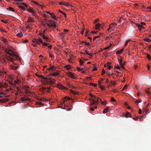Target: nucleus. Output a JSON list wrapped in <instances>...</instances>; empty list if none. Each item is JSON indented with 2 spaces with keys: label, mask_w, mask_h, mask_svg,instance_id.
Wrapping results in <instances>:
<instances>
[{
  "label": "nucleus",
  "mask_w": 151,
  "mask_h": 151,
  "mask_svg": "<svg viewBox=\"0 0 151 151\" xmlns=\"http://www.w3.org/2000/svg\"><path fill=\"white\" fill-rule=\"evenodd\" d=\"M90 96L93 98H94V99H92V101L90 102L91 105H96L98 102H101L102 104L103 105L104 104V101H102L101 99L99 97L96 98L95 95L91 94H90Z\"/></svg>",
  "instance_id": "nucleus-1"
},
{
  "label": "nucleus",
  "mask_w": 151,
  "mask_h": 151,
  "mask_svg": "<svg viewBox=\"0 0 151 151\" xmlns=\"http://www.w3.org/2000/svg\"><path fill=\"white\" fill-rule=\"evenodd\" d=\"M3 60L5 63L6 62H13L14 59L11 57L6 55L3 57Z\"/></svg>",
  "instance_id": "nucleus-2"
},
{
  "label": "nucleus",
  "mask_w": 151,
  "mask_h": 151,
  "mask_svg": "<svg viewBox=\"0 0 151 151\" xmlns=\"http://www.w3.org/2000/svg\"><path fill=\"white\" fill-rule=\"evenodd\" d=\"M47 80L43 81L42 83H44L45 84L49 83L50 84H53L55 83L56 81L54 79H50L47 78Z\"/></svg>",
  "instance_id": "nucleus-3"
},
{
  "label": "nucleus",
  "mask_w": 151,
  "mask_h": 151,
  "mask_svg": "<svg viewBox=\"0 0 151 151\" xmlns=\"http://www.w3.org/2000/svg\"><path fill=\"white\" fill-rule=\"evenodd\" d=\"M5 52L11 56H16V54L13 52L12 50H6Z\"/></svg>",
  "instance_id": "nucleus-4"
},
{
  "label": "nucleus",
  "mask_w": 151,
  "mask_h": 151,
  "mask_svg": "<svg viewBox=\"0 0 151 151\" xmlns=\"http://www.w3.org/2000/svg\"><path fill=\"white\" fill-rule=\"evenodd\" d=\"M98 83L99 86L102 90L104 89V87L102 85V83H104V80L103 78H101L99 80Z\"/></svg>",
  "instance_id": "nucleus-5"
},
{
  "label": "nucleus",
  "mask_w": 151,
  "mask_h": 151,
  "mask_svg": "<svg viewBox=\"0 0 151 151\" xmlns=\"http://www.w3.org/2000/svg\"><path fill=\"white\" fill-rule=\"evenodd\" d=\"M117 24L114 22L111 23L109 25V28L107 29V30L109 32H110V31H111L112 30V27H113V25H116Z\"/></svg>",
  "instance_id": "nucleus-6"
},
{
  "label": "nucleus",
  "mask_w": 151,
  "mask_h": 151,
  "mask_svg": "<svg viewBox=\"0 0 151 151\" xmlns=\"http://www.w3.org/2000/svg\"><path fill=\"white\" fill-rule=\"evenodd\" d=\"M26 10L28 12L31 13L33 14V15L35 16L36 15L35 12L33 10V9L31 8H29L27 9H26Z\"/></svg>",
  "instance_id": "nucleus-7"
},
{
  "label": "nucleus",
  "mask_w": 151,
  "mask_h": 151,
  "mask_svg": "<svg viewBox=\"0 0 151 151\" xmlns=\"http://www.w3.org/2000/svg\"><path fill=\"white\" fill-rule=\"evenodd\" d=\"M67 75L70 78L73 79H76V77L73 73L70 72H69L67 73Z\"/></svg>",
  "instance_id": "nucleus-8"
},
{
  "label": "nucleus",
  "mask_w": 151,
  "mask_h": 151,
  "mask_svg": "<svg viewBox=\"0 0 151 151\" xmlns=\"http://www.w3.org/2000/svg\"><path fill=\"white\" fill-rule=\"evenodd\" d=\"M57 87H58L60 88L63 89H66V90H68V88L66 87H65L64 86H63L62 85V84H57Z\"/></svg>",
  "instance_id": "nucleus-9"
},
{
  "label": "nucleus",
  "mask_w": 151,
  "mask_h": 151,
  "mask_svg": "<svg viewBox=\"0 0 151 151\" xmlns=\"http://www.w3.org/2000/svg\"><path fill=\"white\" fill-rule=\"evenodd\" d=\"M36 43L38 45H40L41 43H42L43 41L41 38L39 39H35V41Z\"/></svg>",
  "instance_id": "nucleus-10"
},
{
  "label": "nucleus",
  "mask_w": 151,
  "mask_h": 151,
  "mask_svg": "<svg viewBox=\"0 0 151 151\" xmlns=\"http://www.w3.org/2000/svg\"><path fill=\"white\" fill-rule=\"evenodd\" d=\"M119 64L120 65L121 68L122 69H124V63H122V60L121 59H119L118 60Z\"/></svg>",
  "instance_id": "nucleus-11"
},
{
  "label": "nucleus",
  "mask_w": 151,
  "mask_h": 151,
  "mask_svg": "<svg viewBox=\"0 0 151 151\" xmlns=\"http://www.w3.org/2000/svg\"><path fill=\"white\" fill-rule=\"evenodd\" d=\"M101 24L99 23H96V29L97 30V29H99L100 30V28H101Z\"/></svg>",
  "instance_id": "nucleus-12"
},
{
  "label": "nucleus",
  "mask_w": 151,
  "mask_h": 151,
  "mask_svg": "<svg viewBox=\"0 0 151 151\" xmlns=\"http://www.w3.org/2000/svg\"><path fill=\"white\" fill-rule=\"evenodd\" d=\"M50 22H52V23H53V24H51V27H53L55 28L56 27V24L57 23L55 22V21H54L52 20H50Z\"/></svg>",
  "instance_id": "nucleus-13"
},
{
  "label": "nucleus",
  "mask_w": 151,
  "mask_h": 151,
  "mask_svg": "<svg viewBox=\"0 0 151 151\" xmlns=\"http://www.w3.org/2000/svg\"><path fill=\"white\" fill-rule=\"evenodd\" d=\"M20 100L22 102H24V101H28L29 100V99L28 98H25V97H22L21 98Z\"/></svg>",
  "instance_id": "nucleus-14"
},
{
  "label": "nucleus",
  "mask_w": 151,
  "mask_h": 151,
  "mask_svg": "<svg viewBox=\"0 0 151 151\" xmlns=\"http://www.w3.org/2000/svg\"><path fill=\"white\" fill-rule=\"evenodd\" d=\"M136 24L137 26L138 27V29L139 30L142 29V27H144L142 25L140 24L139 23H137Z\"/></svg>",
  "instance_id": "nucleus-15"
},
{
  "label": "nucleus",
  "mask_w": 151,
  "mask_h": 151,
  "mask_svg": "<svg viewBox=\"0 0 151 151\" xmlns=\"http://www.w3.org/2000/svg\"><path fill=\"white\" fill-rule=\"evenodd\" d=\"M58 35L62 38V39H63L65 37V33L63 32L59 33Z\"/></svg>",
  "instance_id": "nucleus-16"
},
{
  "label": "nucleus",
  "mask_w": 151,
  "mask_h": 151,
  "mask_svg": "<svg viewBox=\"0 0 151 151\" xmlns=\"http://www.w3.org/2000/svg\"><path fill=\"white\" fill-rule=\"evenodd\" d=\"M145 54L147 55V58L148 59V60L150 61H151V55L150 54H147V53H146Z\"/></svg>",
  "instance_id": "nucleus-17"
},
{
  "label": "nucleus",
  "mask_w": 151,
  "mask_h": 151,
  "mask_svg": "<svg viewBox=\"0 0 151 151\" xmlns=\"http://www.w3.org/2000/svg\"><path fill=\"white\" fill-rule=\"evenodd\" d=\"M8 101V99H2L0 100V102H2L3 103H5Z\"/></svg>",
  "instance_id": "nucleus-18"
},
{
  "label": "nucleus",
  "mask_w": 151,
  "mask_h": 151,
  "mask_svg": "<svg viewBox=\"0 0 151 151\" xmlns=\"http://www.w3.org/2000/svg\"><path fill=\"white\" fill-rule=\"evenodd\" d=\"M34 22V21L31 19V17H30L28 19L27 22L28 23H30V22H31V23H33Z\"/></svg>",
  "instance_id": "nucleus-19"
},
{
  "label": "nucleus",
  "mask_w": 151,
  "mask_h": 151,
  "mask_svg": "<svg viewBox=\"0 0 151 151\" xmlns=\"http://www.w3.org/2000/svg\"><path fill=\"white\" fill-rule=\"evenodd\" d=\"M124 49L122 48L120 50H119L117 52L116 54H121V53H122L124 51Z\"/></svg>",
  "instance_id": "nucleus-20"
},
{
  "label": "nucleus",
  "mask_w": 151,
  "mask_h": 151,
  "mask_svg": "<svg viewBox=\"0 0 151 151\" xmlns=\"http://www.w3.org/2000/svg\"><path fill=\"white\" fill-rule=\"evenodd\" d=\"M50 15L51 16V17L53 19L55 20H56V17L55 15H54V14L53 13H52V14H50Z\"/></svg>",
  "instance_id": "nucleus-21"
},
{
  "label": "nucleus",
  "mask_w": 151,
  "mask_h": 151,
  "mask_svg": "<svg viewBox=\"0 0 151 151\" xmlns=\"http://www.w3.org/2000/svg\"><path fill=\"white\" fill-rule=\"evenodd\" d=\"M109 109V107L106 106L105 108H104V114H105L108 111Z\"/></svg>",
  "instance_id": "nucleus-22"
},
{
  "label": "nucleus",
  "mask_w": 151,
  "mask_h": 151,
  "mask_svg": "<svg viewBox=\"0 0 151 151\" xmlns=\"http://www.w3.org/2000/svg\"><path fill=\"white\" fill-rule=\"evenodd\" d=\"M131 115L129 112H127L125 114V116L126 118H128L129 117H130L131 116Z\"/></svg>",
  "instance_id": "nucleus-23"
},
{
  "label": "nucleus",
  "mask_w": 151,
  "mask_h": 151,
  "mask_svg": "<svg viewBox=\"0 0 151 151\" xmlns=\"http://www.w3.org/2000/svg\"><path fill=\"white\" fill-rule=\"evenodd\" d=\"M42 38L43 39L47 41H49V39L48 37H46L44 35H43Z\"/></svg>",
  "instance_id": "nucleus-24"
},
{
  "label": "nucleus",
  "mask_w": 151,
  "mask_h": 151,
  "mask_svg": "<svg viewBox=\"0 0 151 151\" xmlns=\"http://www.w3.org/2000/svg\"><path fill=\"white\" fill-rule=\"evenodd\" d=\"M59 75V73L57 72H56L53 73L52 74H51L52 76H57Z\"/></svg>",
  "instance_id": "nucleus-25"
},
{
  "label": "nucleus",
  "mask_w": 151,
  "mask_h": 151,
  "mask_svg": "<svg viewBox=\"0 0 151 151\" xmlns=\"http://www.w3.org/2000/svg\"><path fill=\"white\" fill-rule=\"evenodd\" d=\"M47 69L48 70H55V67L54 66H52L50 68H47Z\"/></svg>",
  "instance_id": "nucleus-26"
},
{
  "label": "nucleus",
  "mask_w": 151,
  "mask_h": 151,
  "mask_svg": "<svg viewBox=\"0 0 151 151\" xmlns=\"http://www.w3.org/2000/svg\"><path fill=\"white\" fill-rule=\"evenodd\" d=\"M6 9H8L9 10L12 11V12H14V9L11 7H9L8 8H6Z\"/></svg>",
  "instance_id": "nucleus-27"
},
{
  "label": "nucleus",
  "mask_w": 151,
  "mask_h": 151,
  "mask_svg": "<svg viewBox=\"0 0 151 151\" xmlns=\"http://www.w3.org/2000/svg\"><path fill=\"white\" fill-rule=\"evenodd\" d=\"M17 35L19 37H23V34H22V32H21L20 33H18V34H17Z\"/></svg>",
  "instance_id": "nucleus-28"
},
{
  "label": "nucleus",
  "mask_w": 151,
  "mask_h": 151,
  "mask_svg": "<svg viewBox=\"0 0 151 151\" xmlns=\"http://www.w3.org/2000/svg\"><path fill=\"white\" fill-rule=\"evenodd\" d=\"M14 83H15L17 84H19L20 83V81L18 79H17V80H15L14 81Z\"/></svg>",
  "instance_id": "nucleus-29"
},
{
  "label": "nucleus",
  "mask_w": 151,
  "mask_h": 151,
  "mask_svg": "<svg viewBox=\"0 0 151 151\" xmlns=\"http://www.w3.org/2000/svg\"><path fill=\"white\" fill-rule=\"evenodd\" d=\"M39 78H40L42 79H44L45 80H46L47 79V78H45L42 75H40L39 76Z\"/></svg>",
  "instance_id": "nucleus-30"
},
{
  "label": "nucleus",
  "mask_w": 151,
  "mask_h": 151,
  "mask_svg": "<svg viewBox=\"0 0 151 151\" xmlns=\"http://www.w3.org/2000/svg\"><path fill=\"white\" fill-rule=\"evenodd\" d=\"M144 40L145 41H146L147 42H150L151 41L150 39L149 38H145V39H144Z\"/></svg>",
  "instance_id": "nucleus-31"
},
{
  "label": "nucleus",
  "mask_w": 151,
  "mask_h": 151,
  "mask_svg": "<svg viewBox=\"0 0 151 151\" xmlns=\"http://www.w3.org/2000/svg\"><path fill=\"white\" fill-rule=\"evenodd\" d=\"M65 68L68 69H70L71 68V66L70 65H67L65 66Z\"/></svg>",
  "instance_id": "nucleus-32"
},
{
  "label": "nucleus",
  "mask_w": 151,
  "mask_h": 151,
  "mask_svg": "<svg viewBox=\"0 0 151 151\" xmlns=\"http://www.w3.org/2000/svg\"><path fill=\"white\" fill-rule=\"evenodd\" d=\"M33 3L36 5L37 6H41V5L40 4H39L37 2L35 1H33Z\"/></svg>",
  "instance_id": "nucleus-33"
},
{
  "label": "nucleus",
  "mask_w": 151,
  "mask_h": 151,
  "mask_svg": "<svg viewBox=\"0 0 151 151\" xmlns=\"http://www.w3.org/2000/svg\"><path fill=\"white\" fill-rule=\"evenodd\" d=\"M77 70H78V71H81L83 70L84 68H81L78 67H77Z\"/></svg>",
  "instance_id": "nucleus-34"
},
{
  "label": "nucleus",
  "mask_w": 151,
  "mask_h": 151,
  "mask_svg": "<svg viewBox=\"0 0 151 151\" xmlns=\"http://www.w3.org/2000/svg\"><path fill=\"white\" fill-rule=\"evenodd\" d=\"M6 72L4 71H2L0 70V75H2L4 74V73L6 74Z\"/></svg>",
  "instance_id": "nucleus-35"
},
{
  "label": "nucleus",
  "mask_w": 151,
  "mask_h": 151,
  "mask_svg": "<svg viewBox=\"0 0 151 151\" xmlns=\"http://www.w3.org/2000/svg\"><path fill=\"white\" fill-rule=\"evenodd\" d=\"M42 45H43L44 46H47V45H48L50 44V43H45V42H42Z\"/></svg>",
  "instance_id": "nucleus-36"
},
{
  "label": "nucleus",
  "mask_w": 151,
  "mask_h": 151,
  "mask_svg": "<svg viewBox=\"0 0 151 151\" xmlns=\"http://www.w3.org/2000/svg\"><path fill=\"white\" fill-rule=\"evenodd\" d=\"M82 43H85V45H89V43L88 42H85V41H83L82 42Z\"/></svg>",
  "instance_id": "nucleus-37"
},
{
  "label": "nucleus",
  "mask_w": 151,
  "mask_h": 151,
  "mask_svg": "<svg viewBox=\"0 0 151 151\" xmlns=\"http://www.w3.org/2000/svg\"><path fill=\"white\" fill-rule=\"evenodd\" d=\"M90 84L91 85V86H96V84L93 83H90Z\"/></svg>",
  "instance_id": "nucleus-38"
},
{
  "label": "nucleus",
  "mask_w": 151,
  "mask_h": 151,
  "mask_svg": "<svg viewBox=\"0 0 151 151\" xmlns=\"http://www.w3.org/2000/svg\"><path fill=\"white\" fill-rule=\"evenodd\" d=\"M110 64H111L109 62H108L107 63L106 65V64H104V68L106 67H107L109 65H110Z\"/></svg>",
  "instance_id": "nucleus-39"
},
{
  "label": "nucleus",
  "mask_w": 151,
  "mask_h": 151,
  "mask_svg": "<svg viewBox=\"0 0 151 151\" xmlns=\"http://www.w3.org/2000/svg\"><path fill=\"white\" fill-rule=\"evenodd\" d=\"M111 45L110 44L109 46H106V47L104 48V50H107L111 46Z\"/></svg>",
  "instance_id": "nucleus-40"
},
{
  "label": "nucleus",
  "mask_w": 151,
  "mask_h": 151,
  "mask_svg": "<svg viewBox=\"0 0 151 151\" xmlns=\"http://www.w3.org/2000/svg\"><path fill=\"white\" fill-rule=\"evenodd\" d=\"M18 7L19 8L22 9L24 10H25V9L24 6H19Z\"/></svg>",
  "instance_id": "nucleus-41"
},
{
  "label": "nucleus",
  "mask_w": 151,
  "mask_h": 151,
  "mask_svg": "<svg viewBox=\"0 0 151 151\" xmlns=\"http://www.w3.org/2000/svg\"><path fill=\"white\" fill-rule=\"evenodd\" d=\"M70 91H71V93H73L74 94H77V93L76 91H74V90H71Z\"/></svg>",
  "instance_id": "nucleus-42"
},
{
  "label": "nucleus",
  "mask_w": 151,
  "mask_h": 151,
  "mask_svg": "<svg viewBox=\"0 0 151 151\" xmlns=\"http://www.w3.org/2000/svg\"><path fill=\"white\" fill-rule=\"evenodd\" d=\"M110 100L111 102H115L116 101V100L113 97L111 98Z\"/></svg>",
  "instance_id": "nucleus-43"
},
{
  "label": "nucleus",
  "mask_w": 151,
  "mask_h": 151,
  "mask_svg": "<svg viewBox=\"0 0 151 151\" xmlns=\"http://www.w3.org/2000/svg\"><path fill=\"white\" fill-rule=\"evenodd\" d=\"M5 94L2 92L0 93V97H2L3 96H5Z\"/></svg>",
  "instance_id": "nucleus-44"
},
{
  "label": "nucleus",
  "mask_w": 151,
  "mask_h": 151,
  "mask_svg": "<svg viewBox=\"0 0 151 151\" xmlns=\"http://www.w3.org/2000/svg\"><path fill=\"white\" fill-rule=\"evenodd\" d=\"M69 31V30H68L67 29H64V34H65V33L66 34H67V32Z\"/></svg>",
  "instance_id": "nucleus-45"
},
{
  "label": "nucleus",
  "mask_w": 151,
  "mask_h": 151,
  "mask_svg": "<svg viewBox=\"0 0 151 151\" xmlns=\"http://www.w3.org/2000/svg\"><path fill=\"white\" fill-rule=\"evenodd\" d=\"M80 61V65H82L84 63V62L81 60H80V61Z\"/></svg>",
  "instance_id": "nucleus-46"
},
{
  "label": "nucleus",
  "mask_w": 151,
  "mask_h": 151,
  "mask_svg": "<svg viewBox=\"0 0 151 151\" xmlns=\"http://www.w3.org/2000/svg\"><path fill=\"white\" fill-rule=\"evenodd\" d=\"M64 6H67V7H68V6H69L70 5L68 3H66L65 2V3H64Z\"/></svg>",
  "instance_id": "nucleus-47"
},
{
  "label": "nucleus",
  "mask_w": 151,
  "mask_h": 151,
  "mask_svg": "<svg viewBox=\"0 0 151 151\" xmlns=\"http://www.w3.org/2000/svg\"><path fill=\"white\" fill-rule=\"evenodd\" d=\"M84 30H85V29H84V27H83V29H82V31L81 32V33L82 35H83V34Z\"/></svg>",
  "instance_id": "nucleus-48"
},
{
  "label": "nucleus",
  "mask_w": 151,
  "mask_h": 151,
  "mask_svg": "<svg viewBox=\"0 0 151 151\" xmlns=\"http://www.w3.org/2000/svg\"><path fill=\"white\" fill-rule=\"evenodd\" d=\"M85 52L86 53V54H87L88 55L91 56H92V55L91 54H90V53H88V51L87 50H86L85 51Z\"/></svg>",
  "instance_id": "nucleus-49"
},
{
  "label": "nucleus",
  "mask_w": 151,
  "mask_h": 151,
  "mask_svg": "<svg viewBox=\"0 0 151 151\" xmlns=\"http://www.w3.org/2000/svg\"><path fill=\"white\" fill-rule=\"evenodd\" d=\"M147 9H150V10L148 11V12H151V6L147 7Z\"/></svg>",
  "instance_id": "nucleus-50"
},
{
  "label": "nucleus",
  "mask_w": 151,
  "mask_h": 151,
  "mask_svg": "<svg viewBox=\"0 0 151 151\" xmlns=\"http://www.w3.org/2000/svg\"><path fill=\"white\" fill-rule=\"evenodd\" d=\"M46 89V87H42L41 88V91H44V90Z\"/></svg>",
  "instance_id": "nucleus-51"
},
{
  "label": "nucleus",
  "mask_w": 151,
  "mask_h": 151,
  "mask_svg": "<svg viewBox=\"0 0 151 151\" xmlns=\"http://www.w3.org/2000/svg\"><path fill=\"white\" fill-rule=\"evenodd\" d=\"M49 56H50V57L52 59H54V57L52 56V55L51 54H49Z\"/></svg>",
  "instance_id": "nucleus-52"
},
{
  "label": "nucleus",
  "mask_w": 151,
  "mask_h": 151,
  "mask_svg": "<svg viewBox=\"0 0 151 151\" xmlns=\"http://www.w3.org/2000/svg\"><path fill=\"white\" fill-rule=\"evenodd\" d=\"M127 87V84H126L125 86L122 89V90H124L125 88H126Z\"/></svg>",
  "instance_id": "nucleus-53"
},
{
  "label": "nucleus",
  "mask_w": 151,
  "mask_h": 151,
  "mask_svg": "<svg viewBox=\"0 0 151 151\" xmlns=\"http://www.w3.org/2000/svg\"><path fill=\"white\" fill-rule=\"evenodd\" d=\"M97 67H95V66H94V68L93 69V71H95V70H97Z\"/></svg>",
  "instance_id": "nucleus-54"
},
{
  "label": "nucleus",
  "mask_w": 151,
  "mask_h": 151,
  "mask_svg": "<svg viewBox=\"0 0 151 151\" xmlns=\"http://www.w3.org/2000/svg\"><path fill=\"white\" fill-rule=\"evenodd\" d=\"M64 98L66 100H69L70 99V98L67 96H66L65 97H64Z\"/></svg>",
  "instance_id": "nucleus-55"
},
{
  "label": "nucleus",
  "mask_w": 151,
  "mask_h": 151,
  "mask_svg": "<svg viewBox=\"0 0 151 151\" xmlns=\"http://www.w3.org/2000/svg\"><path fill=\"white\" fill-rule=\"evenodd\" d=\"M17 90L18 91H20L21 92H22V91H20V89L19 88V87H17Z\"/></svg>",
  "instance_id": "nucleus-56"
},
{
  "label": "nucleus",
  "mask_w": 151,
  "mask_h": 151,
  "mask_svg": "<svg viewBox=\"0 0 151 151\" xmlns=\"http://www.w3.org/2000/svg\"><path fill=\"white\" fill-rule=\"evenodd\" d=\"M129 41V40H127V41L125 43V44H124V46H126L127 45V43H128V42Z\"/></svg>",
  "instance_id": "nucleus-57"
},
{
  "label": "nucleus",
  "mask_w": 151,
  "mask_h": 151,
  "mask_svg": "<svg viewBox=\"0 0 151 151\" xmlns=\"http://www.w3.org/2000/svg\"><path fill=\"white\" fill-rule=\"evenodd\" d=\"M141 102V101L140 100H137L136 101H135V103H138L139 102Z\"/></svg>",
  "instance_id": "nucleus-58"
},
{
  "label": "nucleus",
  "mask_w": 151,
  "mask_h": 151,
  "mask_svg": "<svg viewBox=\"0 0 151 151\" xmlns=\"http://www.w3.org/2000/svg\"><path fill=\"white\" fill-rule=\"evenodd\" d=\"M115 68L116 69H120V67L119 65H117V66H116L115 67Z\"/></svg>",
  "instance_id": "nucleus-59"
},
{
  "label": "nucleus",
  "mask_w": 151,
  "mask_h": 151,
  "mask_svg": "<svg viewBox=\"0 0 151 151\" xmlns=\"http://www.w3.org/2000/svg\"><path fill=\"white\" fill-rule=\"evenodd\" d=\"M18 68L17 66H14L13 68V69L14 70H16V69H17Z\"/></svg>",
  "instance_id": "nucleus-60"
},
{
  "label": "nucleus",
  "mask_w": 151,
  "mask_h": 151,
  "mask_svg": "<svg viewBox=\"0 0 151 151\" xmlns=\"http://www.w3.org/2000/svg\"><path fill=\"white\" fill-rule=\"evenodd\" d=\"M65 3V2H60L59 3V5H64V4Z\"/></svg>",
  "instance_id": "nucleus-61"
},
{
  "label": "nucleus",
  "mask_w": 151,
  "mask_h": 151,
  "mask_svg": "<svg viewBox=\"0 0 151 151\" xmlns=\"http://www.w3.org/2000/svg\"><path fill=\"white\" fill-rule=\"evenodd\" d=\"M42 100L43 101H46L47 102V101H48L47 100H46L44 98H42Z\"/></svg>",
  "instance_id": "nucleus-62"
},
{
  "label": "nucleus",
  "mask_w": 151,
  "mask_h": 151,
  "mask_svg": "<svg viewBox=\"0 0 151 151\" xmlns=\"http://www.w3.org/2000/svg\"><path fill=\"white\" fill-rule=\"evenodd\" d=\"M99 37V36H96V37H93V40H95L97 37Z\"/></svg>",
  "instance_id": "nucleus-63"
},
{
  "label": "nucleus",
  "mask_w": 151,
  "mask_h": 151,
  "mask_svg": "<svg viewBox=\"0 0 151 151\" xmlns=\"http://www.w3.org/2000/svg\"><path fill=\"white\" fill-rule=\"evenodd\" d=\"M142 113V110H141V109H139V114H141Z\"/></svg>",
  "instance_id": "nucleus-64"
}]
</instances>
